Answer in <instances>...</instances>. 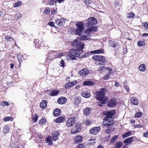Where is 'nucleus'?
Here are the masks:
<instances>
[{
    "label": "nucleus",
    "instance_id": "nucleus-21",
    "mask_svg": "<svg viewBox=\"0 0 148 148\" xmlns=\"http://www.w3.org/2000/svg\"><path fill=\"white\" fill-rule=\"evenodd\" d=\"M82 137L80 135L77 136L75 139V142L76 143H79L82 141Z\"/></svg>",
    "mask_w": 148,
    "mask_h": 148
},
{
    "label": "nucleus",
    "instance_id": "nucleus-15",
    "mask_svg": "<svg viewBox=\"0 0 148 148\" xmlns=\"http://www.w3.org/2000/svg\"><path fill=\"white\" fill-rule=\"evenodd\" d=\"M77 83L76 80L72 82L66 83L65 84V88H69L72 87Z\"/></svg>",
    "mask_w": 148,
    "mask_h": 148
},
{
    "label": "nucleus",
    "instance_id": "nucleus-60",
    "mask_svg": "<svg viewBox=\"0 0 148 148\" xmlns=\"http://www.w3.org/2000/svg\"><path fill=\"white\" fill-rule=\"evenodd\" d=\"M105 69H107L108 71L110 72H111L112 70V69L109 67L106 68Z\"/></svg>",
    "mask_w": 148,
    "mask_h": 148
},
{
    "label": "nucleus",
    "instance_id": "nucleus-41",
    "mask_svg": "<svg viewBox=\"0 0 148 148\" xmlns=\"http://www.w3.org/2000/svg\"><path fill=\"white\" fill-rule=\"evenodd\" d=\"M137 44L139 46H142L145 45V43L143 41H139L138 42Z\"/></svg>",
    "mask_w": 148,
    "mask_h": 148
},
{
    "label": "nucleus",
    "instance_id": "nucleus-2",
    "mask_svg": "<svg viewBox=\"0 0 148 148\" xmlns=\"http://www.w3.org/2000/svg\"><path fill=\"white\" fill-rule=\"evenodd\" d=\"M70 55H68L66 57L67 59L73 60L77 59L80 54V52L79 50L75 49H71L69 51Z\"/></svg>",
    "mask_w": 148,
    "mask_h": 148
},
{
    "label": "nucleus",
    "instance_id": "nucleus-1",
    "mask_svg": "<svg viewBox=\"0 0 148 148\" xmlns=\"http://www.w3.org/2000/svg\"><path fill=\"white\" fill-rule=\"evenodd\" d=\"M106 90L105 88H101L99 90L96 92V98L97 100L101 101V103L102 104H105L108 99L107 98H105L104 95Z\"/></svg>",
    "mask_w": 148,
    "mask_h": 148
},
{
    "label": "nucleus",
    "instance_id": "nucleus-52",
    "mask_svg": "<svg viewBox=\"0 0 148 148\" xmlns=\"http://www.w3.org/2000/svg\"><path fill=\"white\" fill-rule=\"evenodd\" d=\"M106 68L104 67L103 66H100L99 68H98V70L99 71H101L104 70Z\"/></svg>",
    "mask_w": 148,
    "mask_h": 148
},
{
    "label": "nucleus",
    "instance_id": "nucleus-25",
    "mask_svg": "<svg viewBox=\"0 0 148 148\" xmlns=\"http://www.w3.org/2000/svg\"><path fill=\"white\" fill-rule=\"evenodd\" d=\"M81 94L83 97L86 98H88L90 96V93L88 92H83Z\"/></svg>",
    "mask_w": 148,
    "mask_h": 148
},
{
    "label": "nucleus",
    "instance_id": "nucleus-24",
    "mask_svg": "<svg viewBox=\"0 0 148 148\" xmlns=\"http://www.w3.org/2000/svg\"><path fill=\"white\" fill-rule=\"evenodd\" d=\"M52 138L51 136H50L48 137H47L45 139V141L46 143H48L49 145H52L53 143L52 141Z\"/></svg>",
    "mask_w": 148,
    "mask_h": 148
},
{
    "label": "nucleus",
    "instance_id": "nucleus-45",
    "mask_svg": "<svg viewBox=\"0 0 148 148\" xmlns=\"http://www.w3.org/2000/svg\"><path fill=\"white\" fill-rule=\"evenodd\" d=\"M22 4V2L21 1H18L15 3L14 5V7H17Z\"/></svg>",
    "mask_w": 148,
    "mask_h": 148
},
{
    "label": "nucleus",
    "instance_id": "nucleus-62",
    "mask_svg": "<svg viewBox=\"0 0 148 148\" xmlns=\"http://www.w3.org/2000/svg\"><path fill=\"white\" fill-rule=\"evenodd\" d=\"M63 56H64L63 53H58V57H59L60 56L61 57Z\"/></svg>",
    "mask_w": 148,
    "mask_h": 148
},
{
    "label": "nucleus",
    "instance_id": "nucleus-56",
    "mask_svg": "<svg viewBox=\"0 0 148 148\" xmlns=\"http://www.w3.org/2000/svg\"><path fill=\"white\" fill-rule=\"evenodd\" d=\"M95 138L94 137H90L88 139V140L91 142L95 141Z\"/></svg>",
    "mask_w": 148,
    "mask_h": 148
},
{
    "label": "nucleus",
    "instance_id": "nucleus-61",
    "mask_svg": "<svg viewBox=\"0 0 148 148\" xmlns=\"http://www.w3.org/2000/svg\"><path fill=\"white\" fill-rule=\"evenodd\" d=\"M143 136L145 137H147L148 136V132H147L145 133H144Z\"/></svg>",
    "mask_w": 148,
    "mask_h": 148
},
{
    "label": "nucleus",
    "instance_id": "nucleus-55",
    "mask_svg": "<svg viewBox=\"0 0 148 148\" xmlns=\"http://www.w3.org/2000/svg\"><path fill=\"white\" fill-rule=\"evenodd\" d=\"M77 148H84V146L82 144H79L77 146Z\"/></svg>",
    "mask_w": 148,
    "mask_h": 148
},
{
    "label": "nucleus",
    "instance_id": "nucleus-48",
    "mask_svg": "<svg viewBox=\"0 0 148 148\" xmlns=\"http://www.w3.org/2000/svg\"><path fill=\"white\" fill-rule=\"evenodd\" d=\"M48 24L51 26L55 27L56 23H54L53 21L49 22L48 23Z\"/></svg>",
    "mask_w": 148,
    "mask_h": 148
},
{
    "label": "nucleus",
    "instance_id": "nucleus-38",
    "mask_svg": "<svg viewBox=\"0 0 148 148\" xmlns=\"http://www.w3.org/2000/svg\"><path fill=\"white\" fill-rule=\"evenodd\" d=\"M38 119V116L37 114H34L32 116V119L34 122H36Z\"/></svg>",
    "mask_w": 148,
    "mask_h": 148
},
{
    "label": "nucleus",
    "instance_id": "nucleus-34",
    "mask_svg": "<svg viewBox=\"0 0 148 148\" xmlns=\"http://www.w3.org/2000/svg\"><path fill=\"white\" fill-rule=\"evenodd\" d=\"M123 145L121 141H118L115 145L114 148H120Z\"/></svg>",
    "mask_w": 148,
    "mask_h": 148
},
{
    "label": "nucleus",
    "instance_id": "nucleus-44",
    "mask_svg": "<svg viewBox=\"0 0 148 148\" xmlns=\"http://www.w3.org/2000/svg\"><path fill=\"white\" fill-rule=\"evenodd\" d=\"M4 38L8 41H10L11 40L13 39L12 37L9 35H7L5 36Z\"/></svg>",
    "mask_w": 148,
    "mask_h": 148
},
{
    "label": "nucleus",
    "instance_id": "nucleus-8",
    "mask_svg": "<svg viewBox=\"0 0 148 148\" xmlns=\"http://www.w3.org/2000/svg\"><path fill=\"white\" fill-rule=\"evenodd\" d=\"M66 20V19L63 18H61L56 20L55 27L61 28L64 26Z\"/></svg>",
    "mask_w": 148,
    "mask_h": 148
},
{
    "label": "nucleus",
    "instance_id": "nucleus-63",
    "mask_svg": "<svg viewBox=\"0 0 148 148\" xmlns=\"http://www.w3.org/2000/svg\"><path fill=\"white\" fill-rule=\"evenodd\" d=\"M65 0H57L58 2L59 3H63L64 2Z\"/></svg>",
    "mask_w": 148,
    "mask_h": 148
},
{
    "label": "nucleus",
    "instance_id": "nucleus-36",
    "mask_svg": "<svg viewBox=\"0 0 148 148\" xmlns=\"http://www.w3.org/2000/svg\"><path fill=\"white\" fill-rule=\"evenodd\" d=\"M90 109L89 108H86L84 110L83 112L85 115H87L90 114Z\"/></svg>",
    "mask_w": 148,
    "mask_h": 148
},
{
    "label": "nucleus",
    "instance_id": "nucleus-27",
    "mask_svg": "<svg viewBox=\"0 0 148 148\" xmlns=\"http://www.w3.org/2000/svg\"><path fill=\"white\" fill-rule=\"evenodd\" d=\"M60 109H59L56 108L53 111V115L55 116H58L60 114Z\"/></svg>",
    "mask_w": 148,
    "mask_h": 148
},
{
    "label": "nucleus",
    "instance_id": "nucleus-43",
    "mask_svg": "<svg viewBox=\"0 0 148 148\" xmlns=\"http://www.w3.org/2000/svg\"><path fill=\"white\" fill-rule=\"evenodd\" d=\"M134 15V14L133 12H130L129 13L127 14V16L128 18H132Z\"/></svg>",
    "mask_w": 148,
    "mask_h": 148
},
{
    "label": "nucleus",
    "instance_id": "nucleus-13",
    "mask_svg": "<svg viewBox=\"0 0 148 148\" xmlns=\"http://www.w3.org/2000/svg\"><path fill=\"white\" fill-rule=\"evenodd\" d=\"M100 128L99 127H95L92 128L90 130V133L93 134H97L100 130Z\"/></svg>",
    "mask_w": 148,
    "mask_h": 148
},
{
    "label": "nucleus",
    "instance_id": "nucleus-49",
    "mask_svg": "<svg viewBox=\"0 0 148 148\" xmlns=\"http://www.w3.org/2000/svg\"><path fill=\"white\" fill-rule=\"evenodd\" d=\"M118 138V136L117 135H115L114 137L112 138L111 142L113 143Z\"/></svg>",
    "mask_w": 148,
    "mask_h": 148
},
{
    "label": "nucleus",
    "instance_id": "nucleus-4",
    "mask_svg": "<svg viewBox=\"0 0 148 148\" xmlns=\"http://www.w3.org/2000/svg\"><path fill=\"white\" fill-rule=\"evenodd\" d=\"M72 46L78 48L79 50L82 51L84 47L83 43L82 42L81 40L79 38H77L72 43Z\"/></svg>",
    "mask_w": 148,
    "mask_h": 148
},
{
    "label": "nucleus",
    "instance_id": "nucleus-33",
    "mask_svg": "<svg viewBox=\"0 0 148 148\" xmlns=\"http://www.w3.org/2000/svg\"><path fill=\"white\" fill-rule=\"evenodd\" d=\"M114 128L112 127H108L106 130V133L107 134H110L113 131Z\"/></svg>",
    "mask_w": 148,
    "mask_h": 148
},
{
    "label": "nucleus",
    "instance_id": "nucleus-17",
    "mask_svg": "<svg viewBox=\"0 0 148 148\" xmlns=\"http://www.w3.org/2000/svg\"><path fill=\"white\" fill-rule=\"evenodd\" d=\"M79 73L82 75H87L89 73V71L86 69H84L79 72Z\"/></svg>",
    "mask_w": 148,
    "mask_h": 148
},
{
    "label": "nucleus",
    "instance_id": "nucleus-51",
    "mask_svg": "<svg viewBox=\"0 0 148 148\" xmlns=\"http://www.w3.org/2000/svg\"><path fill=\"white\" fill-rule=\"evenodd\" d=\"M40 124H44L45 123V121L44 119H40L39 122Z\"/></svg>",
    "mask_w": 148,
    "mask_h": 148
},
{
    "label": "nucleus",
    "instance_id": "nucleus-30",
    "mask_svg": "<svg viewBox=\"0 0 148 148\" xmlns=\"http://www.w3.org/2000/svg\"><path fill=\"white\" fill-rule=\"evenodd\" d=\"M10 127L8 125H6L4 127L3 132L5 134L8 132L10 130Z\"/></svg>",
    "mask_w": 148,
    "mask_h": 148
},
{
    "label": "nucleus",
    "instance_id": "nucleus-19",
    "mask_svg": "<svg viewBox=\"0 0 148 148\" xmlns=\"http://www.w3.org/2000/svg\"><path fill=\"white\" fill-rule=\"evenodd\" d=\"M133 137H130L126 139L123 141V143H126L127 145H129L131 144L133 140Z\"/></svg>",
    "mask_w": 148,
    "mask_h": 148
},
{
    "label": "nucleus",
    "instance_id": "nucleus-57",
    "mask_svg": "<svg viewBox=\"0 0 148 148\" xmlns=\"http://www.w3.org/2000/svg\"><path fill=\"white\" fill-rule=\"evenodd\" d=\"M144 25L145 28L148 29V23L146 22L144 23Z\"/></svg>",
    "mask_w": 148,
    "mask_h": 148
},
{
    "label": "nucleus",
    "instance_id": "nucleus-18",
    "mask_svg": "<svg viewBox=\"0 0 148 148\" xmlns=\"http://www.w3.org/2000/svg\"><path fill=\"white\" fill-rule=\"evenodd\" d=\"M59 93V91L58 90H53L49 92V95L51 96H56Z\"/></svg>",
    "mask_w": 148,
    "mask_h": 148
},
{
    "label": "nucleus",
    "instance_id": "nucleus-47",
    "mask_svg": "<svg viewBox=\"0 0 148 148\" xmlns=\"http://www.w3.org/2000/svg\"><path fill=\"white\" fill-rule=\"evenodd\" d=\"M111 72H109L108 74L106 75L103 77L104 79L106 80L107 79L109 78V75L111 74Z\"/></svg>",
    "mask_w": 148,
    "mask_h": 148
},
{
    "label": "nucleus",
    "instance_id": "nucleus-46",
    "mask_svg": "<svg viewBox=\"0 0 148 148\" xmlns=\"http://www.w3.org/2000/svg\"><path fill=\"white\" fill-rule=\"evenodd\" d=\"M84 3L86 4H93V3L90 0H86L84 1Z\"/></svg>",
    "mask_w": 148,
    "mask_h": 148
},
{
    "label": "nucleus",
    "instance_id": "nucleus-14",
    "mask_svg": "<svg viewBox=\"0 0 148 148\" xmlns=\"http://www.w3.org/2000/svg\"><path fill=\"white\" fill-rule=\"evenodd\" d=\"M115 113V110H113L108 112H106L105 113L106 115V117L112 118V117L114 115Z\"/></svg>",
    "mask_w": 148,
    "mask_h": 148
},
{
    "label": "nucleus",
    "instance_id": "nucleus-20",
    "mask_svg": "<svg viewBox=\"0 0 148 148\" xmlns=\"http://www.w3.org/2000/svg\"><path fill=\"white\" fill-rule=\"evenodd\" d=\"M65 120V118L64 116H60L56 119L55 122L57 123H61L64 122Z\"/></svg>",
    "mask_w": 148,
    "mask_h": 148
},
{
    "label": "nucleus",
    "instance_id": "nucleus-5",
    "mask_svg": "<svg viewBox=\"0 0 148 148\" xmlns=\"http://www.w3.org/2000/svg\"><path fill=\"white\" fill-rule=\"evenodd\" d=\"M97 23L96 18L93 17H90L88 19L86 24L88 27H90L92 25L96 24Z\"/></svg>",
    "mask_w": 148,
    "mask_h": 148
},
{
    "label": "nucleus",
    "instance_id": "nucleus-40",
    "mask_svg": "<svg viewBox=\"0 0 148 148\" xmlns=\"http://www.w3.org/2000/svg\"><path fill=\"white\" fill-rule=\"evenodd\" d=\"M142 114H143L141 112H138L136 113L135 116V117L138 118L142 116Z\"/></svg>",
    "mask_w": 148,
    "mask_h": 148
},
{
    "label": "nucleus",
    "instance_id": "nucleus-37",
    "mask_svg": "<svg viewBox=\"0 0 148 148\" xmlns=\"http://www.w3.org/2000/svg\"><path fill=\"white\" fill-rule=\"evenodd\" d=\"M3 120L5 122H6L7 121H13V118L11 117L7 116L5 117L3 119Z\"/></svg>",
    "mask_w": 148,
    "mask_h": 148
},
{
    "label": "nucleus",
    "instance_id": "nucleus-59",
    "mask_svg": "<svg viewBox=\"0 0 148 148\" xmlns=\"http://www.w3.org/2000/svg\"><path fill=\"white\" fill-rule=\"evenodd\" d=\"M89 53H85L84 55H83L82 56V57L84 58L86 57H87L89 55Z\"/></svg>",
    "mask_w": 148,
    "mask_h": 148
},
{
    "label": "nucleus",
    "instance_id": "nucleus-58",
    "mask_svg": "<svg viewBox=\"0 0 148 148\" xmlns=\"http://www.w3.org/2000/svg\"><path fill=\"white\" fill-rule=\"evenodd\" d=\"M57 12V10L56 9H53L51 11V13L53 14H55Z\"/></svg>",
    "mask_w": 148,
    "mask_h": 148
},
{
    "label": "nucleus",
    "instance_id": "nucleus-28",
    "mask_svg": "<svg viewBox=\"0 0 148 148\" xmlns=\"http://www.w3.org/2000/svg\"><path fill=\"white\" fill-rule=\"evenodd\" d=\"M47 105V102L46 100H44L40 103V107L41 108H46Z\"/></svg>",
    "mask_w": 148,
    "mask_h": 148
},
{
    "label": "nucleus",
    "instance_id": "nucleus-53",
    "mask_svg": "<svg viewBox=\"0 0 148 148\" xmlns=\"http://www.w3.org/2000/svg\"><path fill=\"white\" fill-rule=\"evenodd\" d=\"M64 64L65 63L64 62L63 60L62 59L61 61L60 62V65L61 66H62L63 67H64Z\"/></svg>",
    "mask_w": 148,
    "mask_h": 148
},
{
    "label": "nucleus",
    "instance_id": "nucleus-7",
    "mask_svg": "<svg viewBox=\"0 0 148 148\" xmlns=\"http://www.w3.org/2000/svg\"><path fill=\"white\" fill-rule=\"evenodd\" d=\"M103 119L105 121L103 125L104 126L108 127L114 124L115 122L113 118H108L107 117H105Z\"/></svg>",
    "mask_w": 148,
    "mask_h": 148
},
{
    "label": "nucleus",
    "instance_id": "nucleus-6",
    "mask_svg": "<svg viewBox=\"0 0 148 148\" xmlns=\"http://www.w3.org/2000/svg\"><path fill=\"white\" fill-rule=\"evenodd\" d=\"M92 58L95 60L98 61L101 63H99L96 64L97 66H100L101 65H102V63L105 61V57L103 56L100 55H95L93 56L92 57Z\"/></svg>",
    "mask_w": 148,
    "mask_h": 148
},
{
    "label": "nucleus",
    "instance_id": "nucleus-54",
    "mask_svg": "<svg viewBox=\"0 0 148 148\" xmlns=\"http://www.w3.org/2000/svg\"><path fill=\"white\" fill-rule=\"evenodd\" d=\"M85 124L88 125H89L91 124V122L89 120H87L85 122Z\"/></svg>",
    "mask_w": 148,
    "mask_h": 148
},
{
    "label": "nucleus",
    "instance_id": "nucleus-31",
    "mask_svg": "<svg viewBox=\"0 0 148 148\" xmlns=\"http://www.w3.org/2000/svg\"><path fill=\"white\" fill-rule=\"evenodd\" d=\"M139 69L140 71H145L146 69L145 65L143 64H141L139 67Z\"/></svg>",
    "mask_w": 148,
    "mask_h": 148
},
{
    "label": "nucleus",
    "instance_id": "nucleus-11",
    "mask_svg": "<svg viewBox=\"0 0 148 148\" xmlns=\"http://www.w3.org/2000/svg\"><path fill=\"white\" fill-rule=\"evenodd\" d=\"M81 125L79 123H76L75 125V130L73 129H72L71 133L72 134H76L79 132L80 130Z\"/></svg>",
    "mask_w": 148,
    "mask_h": 148
},
{
    "label": "nucleus",
    "instance_id": "nucleus-12",
    "mask_svg": "<svg viewBox=\"0 0 148 148\" xmlns=\"http://www.w3.org/2000/svg\"><path fill=\"white\" fill-rule=\"evenodd\" d=\"M75 117L69 118L66 121V125L68 127L72 126L75 122Z\"/></svg>",
    "mask_w": 148,
    "mask_h": 148
},
{
    "label": "nucleus",
    "instance_id": "nucleus-50",
    "mask_svg": "<svg viewBox=\"0 0 148 148\" xmlns=\"http://www.w3.org/2000/svg\"><path fill=\"white\" fill-rule=\"evenodd\" d=\"M50 11V10L49 9V8H47L44 10V13L45 14H47Z\"/></svg>",
    "mask_w": 148,
    "mask_h": 148
},
{
    "label": "nucleus",
    "instance_id": "nucleus-10",
    "mask_svg": "<svg viewBox=\"0 0 148 148\" xmlns=\"http://www.w3.org/2000/svg\"><path fill=\"white\" fill-rule=\"evenodd\" d=\"M117 103L116 99L113 98L108 101V106L110 107H114L116 105Z\"/></svg>",
    "mask_w": 148,
    "mask_h": 148
},
{
    "label": "nucleus",
    "instance_id": "nucleus-64",
    "mask_svg": "<svg viewBox=\"0 0 148 148\" xmlns=\"http://www.w3.org/2000/svg\"><path fill=\"white\" fill-rule=\"evenodd\" d=\"M125 88L126 90L127 91H129V87L127 86H125Z\"/></svg>",
    "mask_w": 148,
    "mask_h": 148
},
{
    "label": "nucleus",
    "instance_id": "nucleus-9",
    "mask_svg": "<svg viewBox=\"0 0 148 148\" xmlns=\"http://www.w3.org/2000/svg\"><path fill=\"white\" fill-rule=\"evenodd\" d=\"M90 37V31L86 30L84 34L82 35L81 36L80 39L82 40H87Z\"/></svg>",
    "mask_w": 148,
    "mask_h": 148
},
{
    "label": "nucleus",
    "instance_id": "nucleus-23",
    "mask_svg": "<svg viewBox=\"0 0 148 148\" xmlns=\"http://www.w3.org/2000/svg\"><path fill=\"white\" fill-rule=\"evenodd\" d=\"M83 84L84 86H93L94 85V83L92 81L88 80L84 81Z\"/></svg>",
    "mask_w": 148,
    "mask_h": 148
},
{
    "label": "nucleus",
    "instance_id": "nucleus-29",
    "mask_svg": "<svg viewBox=\"0 0 148 148\" xmlns=\"http://www.w3.org/2000/svg\"><path fill=\"white\" fill-rule=\"evenodd\" d=\"M132 132L131 131L127 132L122 135V137L123 138H126L132 134Z\"/></svg>",
    "mask_w": 148,
    "mask_h": 148
},
{
    "label": "nucleus",
    "instance_id": "nucleus-42",
    "mask_svg": "<svg viewBox=\"0 0 148 148\" xmlns=\"http://www.w3.org/2000/svg\"><path fill=\"white\" fill-rule=\"evenodd\" d=\"M1 106L4 107L5 106H8L9 105V103L7 101H3L1 102Z\"/></svg>",
    "mask_w": 148,
    "mask_h": 148
},
{
    "label": "nucleus",
    "instance_id": "nucleus-3",
    "mask_svg": "<svg viewBox=\"0 0 148 148\" xmlns=\"http://www.w3.org/2000/svg\"><path fill=\"white\" fill-rule=\"evenodd\" d=\"M76 25L77 27V28L73 29V30L74 32H75L76 34L80 35L84 29V24L82 22L78 21L76 23Z\"/></svg>",
    "mask_w": 148,
    "mask_h": 148
},
{
    "label": "nucleus",
    "instance_id": "nucleus-32",
    "mask_svg": "<svg viewBox=\"0 0 148 148\" xmlns=\"http://www.w3.org/2000/svg\"><path fill=\"white\" fill-rule=\"evenodd\" d=\"M103 52V50L102 49L96 50L91 51L92 53L95 54H100Z\"/></svg>",
    "mask_w": 148,
    "mask_h": 148
},
{
    "label": "nucleus",
    "instance_id": "nucleus-22",
    "mask_svg": "<svg viewBox=\"0 0 148 148\" xmlns=\"http://www.w3.org/2000/svg\"><path fill=\"white\" fill-rule=\"evenodd\" d=\"M131 102L132 104L134 105H138V100L134 97H132L130 99Z\"/></svg>",
    "mask_w": 148,
    "mask_h": 148
},
{
    "label": "nucleus",
    "instance_id": "nucleus-26",
    "mask_svg": "<svg viewBox=\"0 0 148 148\" xmlns=\"http://www.w3.org/2000/svg\"><path fill=\"white\" fill-rule=\"evenodd\" d=\"M59 135V133L57 132H55L53 134L52 139L53 140L55 141L58 139V136Z\"/></svg>",
    "mask_w": 148,
    "mask_h": 148
},
{
    "label": "nucleus",
    "instance_id": "nucleus-16",
    "mask_svg": "<svg viewBox=\"0 0 148 148\" xmlns=\"http://www.w3.org/2000/svg\"><path fill=\"white\" fill-rule=\"evenodd\" d=\"M66 101L67 99L65 97H62L58 99L57 102L59 104H61L65 103L66 102Z\"/></svg>",
    "mask_w": 148,
    "mask_h": 148
},
{
    "label": "nucleus",
    "instance_id": "nucleus-35",
    "mask_svg": "<svg viewBox=\"0 0 148 148\" xmlns=\"http://www.w3.org/2000/svg\"><path fill=\"white\" fill-rule=\"evenodd\" d=\"M22 17V15L19 12H17L15 15L14 18L17 20L20 18Z\"/></svg>",
    "mask_w": 148,
    "mask_h": 148
},
{
    "label": "nucleus",
    "instance_id": "nucleus-39",
    "mask_svg": "<svg viewBox=\"0 0 148 148\" xmlns=\"http://www.w3.org/2000/svg\"><path fill=\"white\" fill-rule=\"evenodd\" d=\"M58 2L57 0H50L49 2L50 5H54Z\"/></svg>",
    "mask_w": 148,
    "mask_h": 148
}]
</instances>
